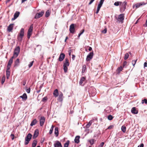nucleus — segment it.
<instances>
[{"mask_svg":"<svg viewBox=\"0 0 147 147\" xmlns=\"http://www.w3.org/2000/svg\"><path fill=\"white\" fill-rule=\"evenodd\" d=\"M24 36V29L23 28L21 29L20 32L17 36L18 40L20 42H21Z\"/></svg>","mask_w":147,"mask_h":147,"instance_id":"1","label":"nucleus"},{"mask_svg":"<svg viewBox=\"0 0 147 147\" xmlns=\"http://www.w3.org/2000/svg\"><path fill=\"white\" fill-rule=\"evenodd\" d=\"M127 5V3L126 1H124L122 2V3L119 6L120 11L121 12L123 13L125 11Z\"/></svg>","mask_w":147,"mask_h":147,"instance_id":"2","label":"nucleus"},{"mask_svg":"<svg viewBox=\"0 0 147 147\" xmlns=\"http://www.w3.org/2000/svg\"><path fill=\"white\" fill-rule=\"evenodd\" d=\"M32 136V135L30 133L28 134L27 135L25 138V142L24 143L25 145H26L29 143L31 139Z\"/></svg>","mask_w":147,"mask_h":147,"instance_id":"3","label":"nucleus"},{"mask_svg":"<svg viewBox=\"0 0 147 147\" xmlns=\"http://www.w3.org/2000/svg\"><path fill=\"white\" fill-rule=\"evenodd\" d=\"M20 50V48L19 46L16 47L14 50L13 56L17 57L18 55Z\"/></svg>","mask_w":147,"mask_h":147,"instance_id":"4","label":"nucleus"},{"mask_svg":"<svg viewBox=\"0 0 147 147\" xmlns=\"http://www.w3.org/2000/svg\"><path fill=\"white\" fill-rule=\"evenodd\" d=\"M124 19V13L121 14L118 16L117 20L119 22L123 23Z\"/></svg>","mask_w":147,"mask_h":147,"instance_id":"5","label":"nucleus"},{"mask_svg":"<svg viewBox=\"0 0 147 147\" xmlns=\"http://www.w3.org/2000/svg\"><path fill=\"white\" fill-rule=\"evenodd\" d=\"M105 0H100L98 5L97 10L96 12V14H98L100 10V9L102 6Z\"/></svg>","mask_w":147,"mask_h":147,"instance_id":"6","label":"nucleus"},{"mask_svg":"<svg viewBox=\"0 0 147 147\" xmlns=\"http://www.w3.org/2000/svg\"><path fill=\"white\" fill-rule=\"evenodd\" d=\"M74 24H71L70 26L69 31L70 33L73 34L74 33L75 31V28L74 27Z\"/></svg>","mask_w":147,"mask_h":147,"instance_id":"7","label":"nucleus"},{"mask_svg":"<svg viewBox=\"0 0 147 147\" xmlns=\"http://www.w3.org/2000/svg\"><path fill=\"white\" fill-rule=\"evenodd\" d=\"M93 52L92 51V52L90 53L87 56L86 58V60L87 61H89L91 59L93 56Z\"/></svg>","mask_w":147,"mask_h":147,"instance_id":"8","label":"nucleus"},{"mask_svg":"<svg viewBox=\"0 0 147 147\" xmlns=\"http://www.w3.org/2000/svg\"><path fill=\"white\" fill-rule=\"evenodd\" d=\"M44 12L43 11H41L39 13H36L35 16L34 18L35 19L38 18L42 17L43 15Z\"/></svg>","mask_w":147,"mask_h":147,"instance_id":"9","label":"nucleus"},{"mask_svg":"<svg viewBox=\"0 0 147 147\" xmlns=\"http://www.w3.org/2000/svg\"><path fill=\"white\" fill-rule=\"evenodd\" d=\"M14 25V24H10L8 26L7 28V30L9 32H12V30L13 28Z\"/></svg>","mask_w":147,"mask_h":147,"instance_id":"10","label":"nucleus"},{"mask_svg":"<svg viewBox=\"0 0 147 147\" xmlns=\"http://www.w3.org/2000/svg\"><path fill=\"white\" fill-rule=\"evenodd\" d=\"M45 118L44 117H40V125L41 126H42L44 123L45 121Z\"/></svg>","mask_w":147,"mask_h":147,"instance_id":"11","label":"nucleus"},{"mask_svg":"<svg viewBox=\"0 0 147 147\" xmlns=\"http://www.w3.org/2000/svg\"><path fill=\"white\" fill-rule=\"evenodd\" d=\"M55 147H62L61 144L60 142L58 141H56L55 143L54 144Z\"/></svg>","mask_w":147,"mask_h":147,"instance_id":"12","label":"nucleus"},{"mask_svg":"<svg viewBox=\"0 0 147 147\" xmlns=\"http://www.w3.org/2000/svg\"><path fill=\"white\" fill-rule=\"evenodd\" d=\"M65 57V55L63 53H61L60 55L58 60L60 61H62Z\"/></svg>","mask_w":147,"mask_h":147,"instance_id":"13","label":"nucleus"},{"mask_svg":"<svg viewBox=\"0 0 147 147\" xmlns=\"http://www.w3.org/2000/svg\"><path fill=\"white\" fill-rule=\"evenodd\" d=\"M145 4H146V3H144V2L137 3L133 6V7H134L135 6L136 7V9H137L140 6L143 5H144Z\"/></svg>","mask_w":147,"mask_h":147,"instance_id":"14","label":"nucleus"},{"mask_svg":"<svg viewBox=\"0 0 147 147\" xmlns=\"http://www.w3.org/2000/svg\"><path fill=\"white\" fill-rule=\"evenodd\" d=\"M20 13L19 12L17 11L15 13L14 15V18L12 19V20H14L16 19L19 16Z\"/></svg>","mask_w":147,"mask_h":147,"instance_id":"15","label":"nucleus"},{"mask_svg":"<svg viewBox=\"0 0 147 147\" xmlns=\"http://www.w3.org/2000/svg\"><path fill=\"white\" fill-rule=\"evenodd\" d=\"M63 94L61 92L58 98V100L59 102H62L63 100Z\"/></svg>","mask_w":147,"mask_h":147,"instance_id":"16","label":"nucleus"},{"mask_svg":"<svg viewBox=\"0 0 147 147\" xmlns=\"http://www.w3.org/2000/svg\"><path fill=\"white\" fill-rule=\"evenodd\" d=\"M131 112L134 114H137L138 113V110L136 109V107H133L131 109Z\"/></svg>","mask_w":147,"mask_h":147,"instance_id":"17","label":"nucleus"},{"mask_svg":"<svg viewBox=\"0 0 147 147\" xmlns=\"http://www.w3.org/2000/svg\"><path fill=\"white\" fill-rule=\"evenodd\" d=\"M38 129H36L34 132V134L33 136V139L36 138L38 136Z\"/></svg>","mask_w":147,"mask_h":147,"instance_id":"18","label":"nucleus"},{"mask_svg":"<svg viewBox=\"0 0 147 147\" xmlns=\"http://www.w3.org/2000/svg\"><path fill=\"white\" fill-rule=\"evenodd\" d=\"M53 95L55 97H57L59 95L58 90V89L55 90L53 92Z\"/></svg>","mask_w":147,"mask_h":147,"instance_id":"19","label":"nucleus"},{"mask_svg":"<svg viewBox=\"0 0 147 147\" xmlns=\"http://www.w3.org/2000/svg\"><path fill=\"white\" fill-rule=\"evenodd\" d=\"M69 65V60L68 59L66 58L65 60V62H64L63 63V66H67L68 67Z\"/></svg>","mask_w":147,"mask_h":147,"instance_id":"20","label":"nucleus"},{"mask_svg":"<svg viewBox=\"0 0 147 147\" xmlns=\"http://www.w3.org/2000/svg\"><path fill=\"white\" fill-rule=\"evenodd\" d=\"M20 63V60L19 59H17L15 62L14 67H17L19 65Z\"/></svg>","mask_w":147,"mask_h":147,"instance_id":"21","label":"nucleus"},{"mask_svg":"<svg viewBox=\"0 0 147 147\" xmlns=\"http://www.w3.org/2000/svg\"><path fill=\"white\" fill-rule=\"evenodd\" d=\"M20 97L22 98L23 100H26L27 98V96L26 93L23 94L22 96H20Z\"/></svg>","mask_w":147,"mask_h":147,"instance_id":"22","label":"nucleus"},{"mask_svg":"<svg viewBox=\"0 0 147 147\" xmlns=\"http://www.w3.org/2000/svg\"><path fill=\"white\" fill-rule=\"evenodd\" d=\"M86 80V77H82L79 82V84L80 85H82L83 82H84Z\"/></svg>","mask_w":147,"mask_h":147,"instance_id":"23","label":"nucleus"},{"mask_svg":"<svg viewBox=\"0 0 147 147\" xmlns=\"http://www.w3.org/2000/svg\"><path fill=\"white\" fill-rule=\"evenodd\" d=\"M38 122V121L36 119H34L31 122L30 124V126H32L34 125H35L36 123Z\"/></svg>","mask_w":147,"mask_h":147,"instance_id":"24","label":"nucleus"},{"mask_svg":"<svg viewBox=\"0 0 147 147\" xmlns=\"http://www.w3.org/2000/svg\"><path fill=\"white\" fill-rule=\"evenodd\" d=\"M80 138V137L79 136H76L74 140L75 142L77 144L78 143L80 142L79 139Z\"/></svg>","mask_w":147,"mask_h":147,"instance_id":"25","label":"nucleus"},{"mask_svg":"<svg viewBox=\"0 0 147 147\" xmlns=\"http://www.w3.org/2000/svg\"><path fill=\"white\" fill-rule=\"evenodd\" d=\"M55 134L56 137H57L58 136L59 134V131L57 127H55Z\"/></svg>","mask_w":147,"mask_h":147,"instance_id":"26","label":"nucleus"},{"mask_svg":"<svg viewBox=\"0 0 147 147\" xmlns=\"http://www.w3.org/2000/svg\"><path fill=\"white\" fill-rule=\"evenodd\" d=\"M122 2L121 1H116L114 3V5L115 6H118L121 5V4L122 3Z\"/></svg>","mask_w":147,"mask_h":147,"instance_id":"27","label":"nucleus"},{"mask_svg":"<svg viewBox=\"0 0 147 147\" xmlns=\"http://www.w3.org/2000/svg\"><path fill=\"white\" fill-rule=\"evenodd\" d=\"M37 144V141L36 140H34L32 144V147H35L36 145Z\"/></svg>","mask_w":147,"mask_h":147,"instance_id":"28","label":"nucleus"},{"mask_svg":"<svg viewBox=\"0 0 147 147\" xmlns=\"http://www.w3.org/2000/svg\"><path fill=\"white\" fill-rule=\"evenodd\" d=\"M14 58V56L12 57L9 61L8 64L10 65H11L12 64L13 61V58Z\"/></svg>","mask_w":147,"mask_h":147,"instance_id":"29","label":"nucleus"},{"mask_svg":"<svg viewBox=\"0 0 147 147\" xmlns=\"http://www.w3.org/2000/svg\"><path fill=\"white\" fill-rule=\"evenodd\" d=\"M86 66L85 65H83L82 67V73H84L86 70Z\"/></svg>","mask_w":147,"mask_h":147,"instance_id":"30","label":"nucleus"},{"mask_svg":"<svg viewBox=\"0 0 147 147\" xmlns=\"http://www.w3.org/2000/svg\"><path fill=\"white\" fill-rule=\"evenodd\" d=\"M6 77L7 79H8L10 75V71L9 70H6Z\"/></svg>","mask_w":147,"mask_h":147,"instance_id":"31","label":"nucleus"},{"mask_svg":"<svg viewBox=\"0 0 147 147\" xmlns=\"http://www.w3.org/2000/svg\"><path fill=\"white\" fill-rule=\"evenodd\" d=\"M95 141V140L94 139H91L89 140V142L91 145L94 144V142Z\"/></svg>","mask_w":147,"mask_h":147,"instance_id":"32","label":"nucleus"},{"mask_svg":"<svg viewBox=\"0 0 147 147\" xmlns=\"http://www.w3.org/2000/svg\"><path fill=\"white\" fill-rule=\"evenodd\" d=\"M121 129L123 132L125 133V132L126 131V127L124 125L122 126L121 127Z\"/></svg>","mask_w":147,"mask_h":147,"instance_id":"33","label":"nucleus"},{"mask_svg":"<svg viewBox=\"0 0 147 147\" xmlns=\"http://www.w3.org/2000/svg\"><path fill=\"white\" fill-rule=\"evenodd\" d=\"M69 143V141L67 140L66 142L64 144V147H68Z\"/></svg>","mask_w":147,"mask_h":147,"instance_id":"34","label":"nucleus"},{"mask_svg":"<svg viewBox=\"0 0 147 147\" xmlns=\"http://www.w3.org/2000/svg\"><path fill=\"white\" fill-rule=\"evenodd\" d=\"M32 32L28 31L27 33V37L28 39H29L30 36L32 34Z\"/></svg>","mask_w":147,"mask_h":147,"instance_id":"35","label":"nucleus"},{"mask_svg":"<svg viewBox=\"0 0 147 147\" xmlns=\"http://www.w3.org/2000/svg\"><path fill=\"white\" fill-rule=\"evenodd\" d=\"M50 13L49 12V10H48L45 13V16L46 17H48L50 15Z\"/></svg>","mask_w":147,"mask_h":147,"instance_id":"36","label":"nucleus"},{"mask_svg":"<svg viewBox=\"0 0 147 147\" xmlns=\"http://www.w3.org/2000/svg\"><path fill=\"white\" fill-rule=\"evenodd\" d=\"M33 28V25L32 24L30 26L28 31H30V32H32Z\"/></svg>","mask_w":147,"mask_h":147,"instance_id":"37","label":"nucleus"},{"mask_svg":"<svg viewBox=\"0 0 147 147\" xmlns=\"http://www.w3.org/2000/svg\"><path fill=\"white\" fill-rule=\"evenodd\" d=\"M54 126L53 125H52L51 126V128L49 131V133L50 134H52L53 130V128H54Z\"/></svg>","mask_w":147,"mask_h":147,"instance_id":"38","label":"nucleus"},{"mask_svg":"<svg viewBox=\"0 0 147 147\" xmlns=\"http://www.w3.org/2000/svg\"><path fill=\"white\" fill-rule=\"evenodd\" d=\"M5 76H3L1 79V83L2 84H3L5 80Z\"/></svg>","mask_w":147,"mask_h":147,"instance_id":"39","label":"nucleus"},{"mask_svg":"<svg viewBox=\"0 0 147 147\" xmlns=\"http://www.w3.org/2000/svg\"><path fill=\"white\" fill-rule=\"evenodd\" d=\"M108 119L109 120H111L113 119V117L111 115H109L108 116Z\"/></svg>","mask_w":147,"mask_h":147,"instance_id":"40","label":"nucleus"},{"mask_svg":"<svg viewBox=\"0 0 147 147\" xmlns=\"http://www.w3.org/2000/svg\"><path fill=\"white\" fill-rule=\"evenodd\" d=\"M141 102L142 104H144V103L146 104H147V100L146 98H144V99L142 100Z\"/></svg>","mask_w":147,"mask_h":147,"instance_id":"41","label":"nucleus"},{"mask_svg":"<svg viewBox=\"0 0 147 147\" xmlns=\"http://www.w3.org/2000/svg\"><path fill=\"white\" fill-rule=\"evenodd\" d=\"M129 55L128 53H126L124 56V59L125 60H126L129 57Z\"/></svg>","mask_w":147,"mask_h":147,"instance_id":"42","label":"nucleus"},{"mask_svg":"<svg viewBox=\"0 0 147 147\" xmlns=\"http://www.w3.org/2000/svg\"><path fill=\"white\" fill-rule=\"evenodd\" d=\"M92 124V121H90L89 123L87 124L86 125V127L87 128H89L90 126Z\"/></svg>","mask_w":147,"mask_h":147,"instance_id":"43","label":"nucleus"},{"mask_svg":"<svg viewBox=\"0 0 147 147\" xmlns=\"http://www.w3.org/2000/svg\"><path fill=\"white\" fill-rule=\"evenodd\" d=\"M67 66H63V70L65 73H66L67 72Z\"/></svg>","mask_w":147,"mask_h":147,"instance_id":"44","label":"nucleus"},{"mask_svg":"<svg viewBox=\"0 0 147 147\" xmlns=\"http://www.w3.org/2000/svg\"><path fill=\"white\" fill-rule=\"evenodd\" d=\"M84 31V29L82 30L80 32V33L78 35V37L79 38L80 36L82 34Z\"/></svg>","mask_w":147,"mask_h":147,"instance_id":"45","label":"nucleus"},{"mask_svg":"<svg viewBox=\"0 0 147 147\" xmlns=\"http://www.w3.org/2000/svg\"><path fill=\"white\" fill-rule=\"evenodd\" d=\"M123 69V68L122 66H120V67H118L117 69L119 73L121 71H122Z\"/></svg>","mask_w":147,"mask_h":147,"instance_id":"46","label":"nucleus"},{"mask_svg":"<svg viewBox=\"0 0 147 147\" xmlns=\"http://www.w3.org/2000/svg\"><path fill=\"white\" fill-rule=\"evenodd\" d=\"M137 59L136 60H133L132 61V63L133 64V65L134 66V65H135V64L136 63V61H137Z\"/></svg>","mask_w":147,"mask_h":147,"instance_id":"47","label":"nucleus"},{"mask_svg":"<svg viewBox=\"0 0 147 147\" xmlns=\"http://www.w3.org/2000/svg\"><path fill=\"white\" fill-rule=\"evenodd\" d=\"M34 61L30 62V63L28 65V66L29 68L30 67L33 65Z\"/></svg>","mask_w":147,"mask_h":147,"instance_id":"48","label":"nucleus"},{"mask_svg":"<svg viewBox=\"0 0 147 147\" xmlns=\"http://www.w3.org/2000/svg\"><path fill=\"white\" fill-rule=\"evenodd\" d=\"M11 65L7 64L6 70H9L10 69V68L11 67Z\"/></svg>","mask_w":147,"mask_h":147,"instance_id":"49","label":"nucleus"},{"mask_svg":"<svg viewBox=\"0 0 147 147\" xmlns=\"http://www.w3.org/2000/svg\"><path fill=\"white\" fill-rule=\"evenodd\" d=\"M113 125H111L109 126L107 129H113Z\"/></svg>","mask_w":147,"mask_h":147,"instance_id":"50","label":"nucleus"},{"mask_svg":"<svg viewBox=\"0 0 147 147\" xmlns=\"http://www.w3.org/2000/svg\"><path fill=\"white\" fill-rule=\"evenodd\" d=\"M104 144V143L103 142H101L100 144L98 146V147H102Z\"/></svg>","mask_w":147,"mask_h":147,"instance_id":"51","label":"nucleus"},{"mask_svg":"<svg viewBox=\"0 0 147 147\" xmlns=\"http://www.w3.org/2000/svg\"><path fill=\"white\" fill-rule=\"evenodd\" d=\"M107 32V29L105 28L104 30L102 31V32L104 34H105Z\"/></svg>","mask_w":147,"mask_h":147,"instance_id":"52","label":"nucleus"},{"mask_svg":"<svg viewBox=\"0 0 147 147\" xmlns=\"http://www.w3.org/2000/svg\"><path fill=\"white\" fill-rule=\"evenodd\" d=\"M47 97H45L44 98H43L42 101H45L47 100Z\"/></svg>","mask_w":147,"mask_h":147,"instance_id":"53","label":"nucleus"},{"mask_svg":"<svg viewBox=\"0 0 147 147\" xmlns=\"http://www.w3.org/2000/svg\"><path fill=\"white\" fill-rule=\"evenodd\" d=\"M10 136L11 137L12 140H13L14 139V135L13 134H11V135H10Z\"/></svg>","mask_w":147,"mask_h":147,"instance_id":"54","label":"nucleus"},{"mask_svg":"<svg viewBox=\"0 0 147 147\" xmlns=\"http://www.w3.org/2000/svg\"><path fill=\"white\" fill-rule=\"evenodd\" d=\"M30 88H29L28 89H27L26 90V91L28 93H29L30 92Z\"/></svg>","mask_w":147,"mask_h":147,"instance_id":"55","label":"nucleus"},{"mask_svg":"<svg viewBox=\"0 0 147 147\" xmlns=\"http://www.w3.org/2000/svg\"><path fill=\"white\" fill-rule=\"evenodd\" d=\"M127 63V62L126 61H124L123 63V67H124L125 66Z\"/></svg>","mask_w":147,"mask_h":147,"instance_id":"56","label":"nucleus"},{"mask_svg":"<svg viewBox=\"0 0 147 147\" xmlns=\"http://www.w3.org/2000/svg\"><path fill=\"white\" fill-rule=\"evenodd\" d=\"M95 0H91L90 2L89 3L88 5H91L93 2Z\"/></svg>","mask_w":147,"mask_h":147,"instance_id":"57","label":"nucleus"},{"mask_svg":"<svg viewBox=\"0 0 147 147\" xmlns=\"http://www.w3.org/2000/svg\"><path fill=\"white\" fill-rule=\"evenodd\" d=\"M26 80H24L22 84L24 86H25L26 84Z\"/></svg>","mask_w":147,"mask_h":147,"instance_id":"58","label":"nucleus"},{"mask_svg":"<svg viewBox=\"0 0 147 147\" xmlns=\"http://www.w3.org/2000/svg\"><path fill=\"white\" fill-rule=\"evenodd\" d=\"M69 55V56H70L71 55V50H69L68 51Z\"/></svg>","mask_w":147,"mask_h":147,"instance_id":"59","label":"nucleus"},{"mask_svg":"<svg viewBox=\"0 0 147 147\" xmlns=\"http://www.w3.org/2000/svg\"><path fill=\"white\" fill-rule=\"evenodd\" d=\"M147 66V63L146 62H145L144 63V67H146Z\"/></svg>","mask_w":147,"mask_h":147,"instance_id":"60","label":"nucleus"},{"mask_svg":"<svg viewBox=\"0 0 147 147\" xmlns=\"http://www.w3.org/2000/svg\"><path fill=\"white\" fill-rule=\"evenodd\" d=\"M88 47H89L88 50L89 51H91L92 49V48L91 47H89L88 46Z\"/></svg>","mask_w":147,"mask_h":147,"instance_id":"61","label":"nucleus"},{"mask_svg":"<svg viewBox=\"0 0 147 147\" xmlns=\"http://www.w3.org/2000/svg\"><path fill=\"white\" fill-rule=\"evenodd\" d=\"M75 57V56L74 55H72V59L73 60H74Z\"/></svg>","mask_w":147,"mask_h":147,"instance_id":"62","label":"nucleus"},{"mask_svg":"<svg viewBox=\"0 0 147 147\" xmlns=\"http://www.w3.org/2000/svg\"><path fill=\"white\" fill-rule=\"evenodd\" d=\"M144 145L143 144H142L140 146V147H144Z\"/></svg>","mask_w":147,"mask_h":147,"instance_id":"63","label":"nucleus"},{"mask_svg":"<svg viewBox=\"0 0 147 147\" xmlns=\"http://www.w3.org/2000/svg\"><path fill=\"white\" fill-rule=\"evenodd\" d=\"M145 25H146V26H145L146 27H147V20H146Z\"/></svg>","mask_w":147,"mask_h":147,"instance_id":"64","label":"nucleus"}]
</instances>
